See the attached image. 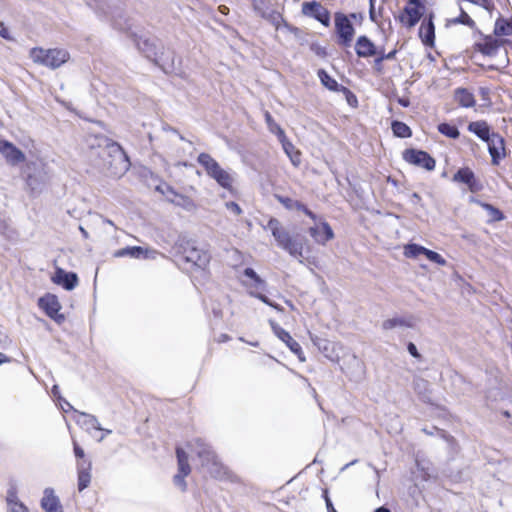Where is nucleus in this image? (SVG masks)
Wrapping results in <instances>:
<instances>
[{"label":"nucleus","instance_id":"45","mask_svg":"<svg viewBox=\"0 0 512 512\" xmlns=\"http://www.w3.org/2000/svg\"><path fill=\"white\" fill-rule=\"evenodd\" d=\"M481 206L484 210L488 212L490 216V221L499 222L505 218L504 213L496 206L486 202L481 203Z\"/></svg>","mask_w":512,"mask_h":512},{"label":"nucleus","instance_id":"56","mask_svg":"<svg viewBox=\"0 0 512 512\" xmlns=\"http://www.w3.org/2000/svg\"><path fill=\"white\" fill-rule=\"evenodd\" d=\"M322 498L325 501L327 512H337V510L334 507V504L329 496V491L327 488L322 490Z\"/></svg>","mask_w":512,"mask_h":512},{"label":"nucleus","instance_id":"31","mask_svg":"<svg viewBox=\"0 0 512 512\" xmlns=\"http://www.w3.org/2000/svg\"><path fill=\"white\" fill-rule=\"evenodd\" d=\"M396 327L414 328L415 320L413 316L409 317H393L389 318L382 323L384 330H392Z\"/></svg>","mask_w":512,"mask_h":512},{"label":"nucleus","instance_id":"14","mask_svg":"<svg viewBox=\"0 0 512 512\" xmlns=\"http://www.w3.org/2000/svg\"><path fill=\"white\" fill-rule=\"evenodd\" d=\"M176 457L178 464V472L173 477V483L176 487H178L182 492H185L187 489V483L185 481V477H187L191 472V467L188 460V454L180 447L176 448Z\"/></svg>","mask_w":512,"mask_h":512},{"label":"nucleus","instance_id":"24","mask_svg":"<svg viewBox=\"0 0 512 512\" xmlns=\"http://www.w3.org/2000/svg\"><path fill=\"white\" fill-rule=\"evenodd\" d=\"M40 506L45 512H64L59 497L53 488L47 487L43 491Z\"/></svg>","mask_w":512,"mask_h":512},{"label":"nucleus","instance_id":"53","mask_svg":"<svg viewBox=\"0 0 512 512\" xmlns=\"http://www.w3.org/2000/svg\"><path fill=\"white\" fill-rule=\"evenodd\" d=\"M311 340L313 344L323 353L328 352L330 342L326 339L317 337V336H311Z\"/></svg>","mask_w":512,"mask_h":512},{"label":"nucleus","instance_id":"38","mask_svg":"<svg viewBox=\"0 0 512 512\" xmlns=\"http://www.w3.org/2000/svg\"><path fill=\"white\" fill-rule=\"evenodd\" d=\"M204 468L213 478L223 479L227 476V468L223 465L218 457L215 459V461L209 462V464Z\"/></svg>","mask_w":512,"mask_h":512},{"label":"nucleus","instance_id":"36","mask_svg":"<svg viewBox=\"0 0 512 512\" xmlns=\"http://www.w3.org/2000/svg\"><path fill=\"white\" fill-rule=\"evenodd\" d=\"M76 412L79 414L77 422L81 424L87 431L91 432V430H102L98 419L94 415L78 411Z\"/></svg>","mask_w":512,"mask_h":512},{"label":"nucleus","instance_id":"54","mask_svg":"<svg viewBox=\"0 0 512 512\" xmlns=\"http://www.w3.org/2000/svg\"><path fill=\"white\" fill-rule=\"evenodd\" d=\"M310 50L320 58H326L328 55L326 47L320 45L318 42H312L310 44Z\"/></svg>","mask_w":512,"mask_h":512},{"label":"nucleus","instance_id":"6","mask_svg":"<svg viewBox=\"0 0 512 512\" xmlns=\"http://www.w3.org/2000/svg\"><path fill=\"white\" fill-rule=\"evenodd\" d=\"M30 57L37 64L56 69L66 63L70 55L65 49L34 47L30 50Z\"/></svg>","mask_w":512,"mask_h":512},{"label":"nucleus","instance_id":"13","mask_svg":"<svg viewBox=\"0 0 512 512\" xmlns=\"http://www.w3.org/2000/svg\"><path fill=\"white\" fill-rule=\"evenodd\" d=\"M302 13L328 27L331 23L330 11L316 0L306 1L302 4Z\"/></svg>","mask_w":512,"mask_h":512},{"label":"nucleus","instance_id":"2","mask_svg":"<svg viewBox=\"0 0 512 512\" xmlns=\"http://www.w3.org/2000/svg\"><path fill=\"white\" fill-rule=\"evenodd\" d=\"M21 177L31 196H37L45 189L49 176L41 161H29L21 167Z\"/></svg>","mask_w":512,"mask_h":512},{"label":"nucleus","instance_id":"5","mask_svg":"<svg viewBox=\"0 0 512 512\" xmlns=\"http://www.w3.org/2000/svg\"><path fill=\"white\" fill-rule=\"evenodd\" d=\"M197 162L204 168L206 174L220 187L226 190L232 189V176L209 153H200L197 157Z\"/></svg>","mask_w":512,"mask_h":512},{"label":"nucleus","instance_id":"29","mask_svg":"<svg viewBox=\"0 0 512 512\" xmlns=\"http://www.w3.org/2000/svg\"><path fill=\"white\" fill-rule=\"evenodd\" d=\"M413 389L420 401L426 404L432 403L429 381L421 377H415L413 379Z\"/></svg>","mask_w":512,"mask_h":512},{"label":"nucleus","instance_id":"64","mask_svg":"<svg viewBox=\"0 0 512 512\" xmlns=\"http://www.w3.org/2000/svg\"><path fill=\"white\" fill-rule=\"evenodd\" d=\"M285 27L290 33L294 34L296 37H298L302 33L300 28L293 26L291 24L285 23Z\"/></svg>","mask_w":512,"mask_h":512},{"label":"nucleus","instance_id":"23","mask_svg":"<svg viewBox=\"0 0 512 512\" xmlns=\"http://www.w3.org/2000/svg\"><path fill=\"white\" fill-rule=\"evenodd\" d=\"M355 53L360 58L374 57L379 53V47L366 35H360L355 42Z\"/></svg>","mask_w":512,"mask_h":512},{"label":"nucleus","instance_id":"39","mask_svg":"<svg viewBox=\"0 0 512 512\" xmlns=\"http://www.w3.org/2000/svg\"><path fill=\"white\" fill-rule=\"evenodd\" d=\"M391 130L395 137L406 139L412 137V129L403 121L393 120Z\"/></svg>","mask_w":512,"mask_h":512},{"label":"nucleus","instance_id":"20","mask_svg":"<svg viewBox=\"0 0 512 512\" xmlns=\"http://www.w3.org/2000/svg\"><path fill=\"white\" fill-rule=\"evenodd\" d=\"M308 233L319 245H325L335 237L331 225L326 220H321L318 224L309 227Z\"/></svg>","mask_w":512,"mask_h":512},{"label":"nucleus","instance_id":"7","mask_svg":"<svg viewBox=\"0 0 512 512\" xmlns=\"http://www.w3.org/2000/svg\"><path fill=\"white\" fill-rule=\"evenodd\" d=\"M131 40L136 45L137 49L155 65L160 67L163 72L169 73L174 69L173 60L167 63L163 60V53L159 55L156 44L149 38H143L136 33H130Z\"/></svg>","mask_w":512,"mask_h":512},{"label":"nucleus","instance_id":"37","mask_svg":"<svg viewBox=\"0 0 512 512\" xmlns=\"http://www.w3.org/2000/svg\"><path fill=\"white\" fill-rule=\"evenodd\" d=\"M452 384L455 387V393L457 394H468L472 392L471 382L467 381L460 373H454L452 376Z\"/></svg>","mask_w":512,"mask_h":512},{"label":"nucleus","instance_id":"22","mask_svg":"<svg viewBox=\"0 0 512 512\" xmlns=\"http://www.w3.org/2000/svg\"><path fill=\"white\" fill-rule=\"evenodd\" d=\"M486 143L492 165H499L506 157L505 139L499 133H495Z\"/></svg>","mask_w":512,"mask_h":512},{"label":"nucleus","instance_id":"12","mask_svg":"<svg viewBox=\"0 0 512 512\" xmlns=\"http://www.w3.org/2000/svg\"><path fill=\"white\" fill-rule=\"evenodd\" d=\"M426 15V5H408L406 4L401 13L395 16L404 27L410 29L416 26Z\"/></svg>","mask_w":512,"mask_h":512},{"label":"nucleus","instance_id":"50","mask_svg":"<svg viewBox=\"0 0 512 512\" xmlns=\"http://www.w3.org/2000/svg\"><path fill=\"white\" fill-rule=\"evenodd\" d=\"M249 294L252 297L259 299L261 302H263L267 306H270L278 311L282 310V307L278 303L272 301L270 298H268L265 294H263L261 292L250 291Z\"/></svg>","mask_w":512,"mask_h":512},{"label":"nucleus","instance_id":"46","mask_svg":"<svg viewBox=\"0 0 512 512\" xmlns=\"http://www.w3.org/2000/svg\"><path fill=\"white\" fill-rule=\"evenodd\" d=\"M451 23L465 25L471 29L477 30L475 21L464 11L462 7H460L459 16L453 18Z\"/></svg>","mask_w":512,"mask_h":512},{"label":"nucleus","instance_id":"11","mask_svg":"<svg viewBox=\"0 0 512 512\" xmlns=\"http://www.w3.org/2000/svg\"><path fill=\"white\" fill-rule=\"evenodd\" d=\"M477 33L483 39L482 42H475L473 48L475 51L484 56L494 57L498 54L499 49L509 42L508 39H502L497 36L483 34L477 29Z\"/></svg>","mask_w":512,"mask_h":512},{"label":"nucleus","instance_id":"59","mask_svg":"<svg viewBox=\"0 0 512 512\" xmlns=\"http://www.w3.org/2000/svg\"><path fill=\"white\" fill-rule=\"evenodd\" d=\"M0 37L7 40L13 41L14 38L11 36L9 29L4 25L3 22H0Z\"/></svg>","mask_w":512,"mask_h":512},{"label":"nucleus","instance_id":"51","mask_svg":"<svg viewBox=\"0 0 512 512\" xmlns=\"http://www.w3.org/2000/svg\"><path fill=\"white\" fill-rule=\"evenodd\" d=\"M424 256L430 262H433V263L438 264L440 266H444L446 264V260L444 259V257L441 254H439L438 252L434 251V250L426 248Z\"/></svg>","mask_w":512,"mask_h":512},{"label":"nucleus","instance_id":"62","mask_svg":"<svg viewBox=\"0 0 512 512\" xmlns=\"http://www.w3.org/2000/svg\"><path fill=\"white\" fill-rule=\"evenodd\" d=\"M8 512H29L28 508L23 503H14V506L9 508Z\"/></svg>","mask_w":512,"mask_h":512},{"label":"nucleus","instance_id":"43","mask_svg":"<svg viewBox=\"0 0 512 512\" xmlns=\"http://www.w3.org/2000/svg\"><path fill=\"white\" fill-rule=\"evenodd\" d=\"M264 116L269 131L275 134L278 140L284 138V136L286 135L284 129L274 120L272 115L268 111H266Z\"/></svg>","mask_w":512,"mask_h":512},{"label":"nucleus","instance_id":"1","mask_svg":"<svg viewBox=\"0 0 512 512\" xmlns=\"http://www.w3.org/2000/svg\"><path fill=\"white\" fill-rule=\"evenodd\" d=\"M96 140L97 146L102 148L103 169L107 175L119 178L129 171L130 158L118 142L105 136L97 137Z\"/></svg>","mask_w":512,"mask_h":512},{"label":"nucleus","instance_id":"4","mask_svg":"<svg viewBox=\"0 0 512 512\" xmlns=\"http://www.w3.org/2000/svg\"><path fill=\"white\" fill-rule=\"evenodd\" d=\"M176 250L185 262L191 263L197 268L204 269L210 262V254L206 250L200 249L194 240L179 238Z\"/></svg>","mask_w":512,"mask_h":512},{"label":"nucleus","instance_id":"34","mask_svg":"<svg viewBox=\"0 0 512 512\" xmlns=\"http://www.w3.org/2000/svg\"><path fill=\"white\" fill-rule=\"evenodd\" d=\"M495 410L508 419L512 425V394L502 395Z\"/></svg>","mask_w":512,"mask_h":512},{"label":"nucleus","instance_id":"15","mask_svg":"<svg viewBox=\"0 0 512 512\" xmlns=\"http://www.w3.org/2000/svg\"><path fill=\"white\" fill-rule=\"evenodd\" d=\"M270 327L274 335L286 344L290 351L295 354L301 362L305 361V356L300 344L292 338L290 333L282 328L276 321L269 320Z\"/></svg>","mask_w":512,"mask_h":512},{"label":"nucleus","instance_id":"60","mask_svg":"<svg viewBox=\"0 0 512 512\" xmlns=\"http://www.w3.org/2000/svg\"><path fill=\"white\" fill-rule=\"evenodd\" d=\"M226 207L228 210L232 211L233 213H235L237 215H240L242 213L241 207L239 206L238 203H236L234 201L227 202Z\"/></svg>","mask_w":512,"mask_h":512},{"label":"nucleus","instance_id":"30","mask_svg":"<svg viewBox=\"0 0 512 512\" xmlns=\"http://www.w3.org/2000/svg\"><path fill=\"white\" fill-rule=\"evenodd\" d=\"M454 100L463 108H471L476 104L473 93L464 87H458L454 90Z\"/></svg>","mask_w":512,"mask_h":512},{"label":"nucleus","instance_id":"21","mask_svg":"<svg viewBox=\"0 0 512 512\" xmlns=\"http://www.w3.org/2000/svg\"><path fill=\"white\" fill-rule=\"evenodd\" d=\"M51 280L54 284L61 286L67 291L75 289L79 283L77 273L73 271H66L63 268L57 267L54 271Z\"/></svg>","mask_w":512,"mask_h":512},{"label":"nucleus","instance_id":"47","mask_svg":"<svg viewBox=\"0 0 512 512\" xmlns=\"http://www.w3.org/2000/svg\"><path fill=\"white\" fill-rule=\"evenodd\" d=\"M338 93H342L345 97V100L347 102V104L352 107V108H356L358 107V99H357V96L355 95V93L353 91H351L348 87L346 86H342Z\"/></svg>","mask_w":512,"mask_h":512},{"label":"nucleus","instance_id":"58","mask_svg":"<svg viewBox=\"0 0 512 512\" xmlns=\"http://www.w3.org/2000/svg\"><path fill=\"white\" fill-rule=\"evenodd\" d=\"M406 349H407V352L413 358H415L417 360H421L422 359V355L420 354V352L417 349V346L413 342H411V341L407 342Z\"/></svg>","mask_w":512,"mask_h":512},{"label":"nucleus","instance_id":"16","mask_svg":"<svg viewBox=\"0 0 512 512\" xmlns=\"http://www.w3.org/2000/svg\"><path fill=\"white\" fill-rule=\"evenodd\" d=\"M434 12H429L422 19L418 30V36L422 42V44L426 48H434L435 47V24H434Z\"/></svg>","mask_w":512,"mask_h":512},{"label":"nucleus","instance_id":"55","mask_svg":"<svg viewBox=\"0 0 512 512\" xmlns=\"http://www.w3.org/2000/svg\"><path fill=\"white\" fill-rule=\"evenodd\" d=\"M73 452L74 455L78 461H91L90 459L86 458L84 449L77 443L73 442Z\"/></svg>","mask_w":512,"mask_h":512},{"label":"nucleus","instance_id":"19","mask_svg":"<svg viewBox=\"0 0 512 512\" xmlns=\"http://www.w3.org/2000/svg\"><path fill=\"white\" fill-rule=\"evenodd\" d=\"M165 189V191L162 190L161 186H157L156 188L157 191H160L162 194H166L167 199L176 206H179L188 212H191L196 208V204L189 196L178 193L168 184H165Z\"/></svg>","mask_w":512,"mask_h":512},{"label":"nucleus","instance_id":"41","mask_svg":"<svg viewBox=\"0 0 512 512\" xmlns=\"http://www.w3.org/2000/svg\"><path fill=\"white\" fill-rule=\"evenodd\" d=\"M438 132L450 139L456 140L460 137V131L454 124L448 122L439 123L437 126Z\"/></svg>","mask_w":512,"mask_h":512},{"label":"nucleus","instance_id":"52","mask_svg":"<svg viewBox=\"0 0 512 512\" xmlns=\"http://www.w3.org/2000/svg\"><path fill=\"white\" fill-rule=\"evenodd\" d=\"M421 495H422L421 490L419 489V487L416 484L409 486L408 496L410 498V503L412 506H414V507L419 506V500L421 498Z\"/></svg>","mask_w":512,"mask_h":512},{"label":"nucleus","instance_id":"61","mask_svg":"<svg viewBox=\"0 0 512 512\" xmlns=\"http://www.w3.org/2000/svg\"><path fill=\"white\" fill-rule=\"evenodd\" d=\"M422 431L427 434V435H433L434 432L436 431L437 433H439L441 435V437H445L446 436V431L445 430H442V429H439L435 426H432L431 429H428L427 427H424L422 429Z\"/></svg>","mask_w":512,"mask_h":512},{"label":"nucleus","instance_id":"9","mask_svg":"<svg viewBox=\"0 0 512 512\" xmlns=\"http://www.w3.org/2000/svg\"><path fill=\"white\" fill-rule=\"evenodd\" d=\"M402 158L408 164L433 171L436 167L435 158L427 151L417 148H407L402 152Z\"/></svg>","mask_w":512,"mask_h":512},{"label":"nucleus","instance_id":"49","mask_svg":"<svg viewBox=\"0 0 512 512\" xmlns=\"http://www.w3.org/2000/svg\"><path fill=\"white\" fill-rule=\"evenodd\" d=\"M112 25L115 29L119 31H128L131 28L128 19L124 18L121 14L113 16Z\"/></svg>","mask_w":512,"mask_h":512},{"label":"nucleus","instance_id":"28","mask_svg":"<svg viewBox=\"0 0 512 512\" xmlns=\"http://www.w3.org/2000/svg\"><path fill=\"white\" fill-rule=\"evenodd\" d=\"M152 251L142 246H126L114 252V257H130L134 259H148Z\"/></svg>","mask_w":512,"mask_h":512},{"label":"nucleus","instance_id":"63","mask_svg":"<svg viewBox=\"0 0 512 512\" xmlns=\"http://www.w3.org/2000/svg\"><path fill=\"white\" fill-rule=\"evenodd\" d=\"M479 95L482 97L483 100L490 101V89L488 87H480Z\"/></svg>","mask_w":512,"mask_h":512},{"label":"nucleus","instance_id":"35","mask_svg":"<svg viewBox=\"0 0 512 512\" xmlns=\"http://www.w3.org/2000/svg\"><path fill=\"white\" fill-rule=\"evenodd\" d=\"M317 76L321 82V84L330 91L338 92L339 89L343 86L338 83L336 79H334L325 69L320 68L317 71Z\"/></svg>","mask_w":512,"mask_h":512},{"label":"nucleus","instance_id":"17","mask_svg":"<svg viewBox=\"0 0 512 512\" xmlns=\"http://www.w3.org/2000/svg\"><path fill=\"white\" fill-rule=\"evenodd\" d=\"M0 154L11 166H16L26 159L25 153L13 142L6 139H0Z\"/></svg>","mask_w":512,"mask_h":512},{"label":"nucleus","instance_id":"33","mask_svg":"<svg viewBox=\"0 0 512 512\" xmlns=\"http://www.w3.org/2000/svg\"><path fill=\"white\" fill-rule=\"evenodd\" d=\"M493 35L497 37L511 36L512 16L510 18H504L500 15L495 21Z\"/></svg>","mask_w":512,"mask_h":512},{"label":"nucleus","instance_id":"48","mask_svg":"<svg viewBox=\"0 0 512 512\" xmlns=\"http://www.w3.org/2000/svg\"><path fill=\"white\" fill-rule=\"evenodd\" d=\"M275 199L281 203L285 209L292 211L296 210L298 205V200H294L288 196L280 195V194H274Z\"/></svg>","mask_w":512,"mask_h":512},{"label":"nucleus","instance_id":"8","mask_svg":"<svg viewBox=\"0 0 512 512\" xmlns=\"http://www.w3.org/2000/svg\"><path fill=\"white\" fill-rule=\"evenodd\" d=\"M334 26L338 45L345 48L350 47L355 36V28L350 17L342 12H336Z\"/></svg>","mask_w":512,"mask_h":512},{"label":"nucleus","instance_id":"25","mask_svg":"<svg viewBox=\"0 0 512 512\" xmlns=\"http://www.w3.org/2000/svg\"><path fill=\"white\" fill-rule=\"evenodd\" d=\"M194 452L199 458L203 468L208 465L209 462L215 461L218 457L213 448L201 439L195 441Z\"/></svg>","mask_w":512,"mask_h":512},{"label":"nucleus","instance_id":"3","mask_svg":"<svg viewBox=\"0 0 512 512\" xmlns=\"http://www.w3.org/2000/svg\"><path fill=\"white\" fill-rule=\"evenodd\" d=\"M264 229L270 230L278 247L295 258L303 257L302 242L294 239L277 218L270 217Z\"/></svg>","mask_w":512,"mask_h":512},{"label":"nucleus","instance_id":"57","mask_svg":"<svg viewBox=\"0 0 512 512\" xmlns=\"http://www.w3.org/2000/svg\"><path fill=\"white\" fill-rule=\"evenodd\" d=\"M7 503L9 505V508L11 506H14V503H22L17 496V491L15 488H10L7 491V497H6Z\"/></svg>","mask_w":512,"mask_h":512},{"label":"nucleus","instance_id":"26","mask_svg":"<svg viewBox=\"0 0 512 512\" xmlns=\"http://www.w3.org/2000/svg\"><path fill=\"white\" fill-rule=\"evenodd\" d=\"M467 129L483 142H487L496 133L485 120L472 121Z\"/></svg>","mask_w":512,"mask_h":512},{"label":"nucleus","instance_id":"40","mask_svg":"<svg viewBox=\"0 0 512 512\" xmlns=\"http://www.w3.org/2000/svg\"><path fill=\"white\" fill-rule=\"evenodd\" d=\"M396 54H397V50L396 49H393V50L389 51L388 53H385L384 47H380L379 48V53L376 55V57L374 59V69L377 72L381 73L382 70H383L382 62L386 61V60H393V59H395Z\"/></svg>","mask_w":512,"mask_h":512},{"label":"nucleus","instance_id":"44","mask_svg":"<svg viewBox=\"0 0 512 512\" xmlns=\"http://www.w3.org/2000/svg\"><path fill=\"white\" fill-rule=\"evenodd\" d=\"M426 247L417 243H408L404 246V255L407 258H417L424 255Z\"/></svg>","mask_w":512,"mask_h":512},{"label":"nucleus","instance_id":"42","mask_svg":"<svg viewBox=\"0 0 512 512\" xmlns=\"http://www.w3.org/2000/svg\"><path fill=\"white\" fill-rule=\"evenodd\" d=\"M243 275L253 281L256 289L264 291L266 289V282L262 279L252 267H246L243 270Z\"/></svg>","mask_w":512,"mask_h":512},{"label":"nucleus","instance_id":"32","mask_svg":"<svg viewBox=\"0 0 512 512\" xmlns=\"http://www.w3.org/2000/svg\"><path fill=\"white\" fill-rule=\"evenodd\" d=\"M279 142L281 143L282 149L290 159L291 163L295 167L299 166L301 163V153L299 152V150L295 148L293 143L287 138L286 135L284 136V138L279 139Z\"/></svg>","mask_w":512,"mask_h":512},{"label":"nucleus","instance_id":"27","mask_svg":"<svg viewBox=\"0 0 512 512\" xmlns=\"http://www.w3.org/2000/svg\"><path fill=\"white\" fill-rule=\"evenodd\" d=\"M91 461H78L77 462V488L82 492L89 487L91 483Z\"/></svg>","mask_w":512,"mask_h":512},{"label":"nucleus","instance_id":"18","mask_svg":"<svg viewBox=\"0 0 512 512\" xmlns=\"http://www.w3.org/2000/svg\"><path fill=\"white\" fill-rule=\"evenodd\" d=\"M452 180L457 183L465 184L472 193H477L483 189L482 183L469 167L459 168L454 173Z\"/></svg>","mask_w":512,"mask_h":512},{"label":"nucleus","instance_id":"10","mask_svg":"<svg viewBox=\"0 0 512 512\" xmlns=\"http://www.w3.org/2000/svg\"><path fill=\"white\" fill-rule=\"evenodd\" d=\"M37 304L45 315L57 324H62L65 321L64 314L60 313L62 306L55 294L45 293L38 298Z\"/></svg>","mask_w":512,"mask_h":512}]
</instances>
